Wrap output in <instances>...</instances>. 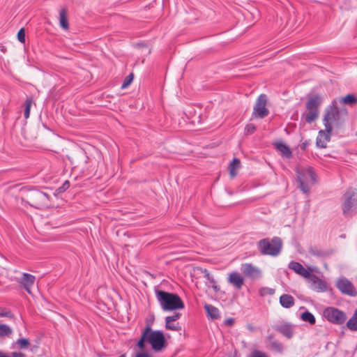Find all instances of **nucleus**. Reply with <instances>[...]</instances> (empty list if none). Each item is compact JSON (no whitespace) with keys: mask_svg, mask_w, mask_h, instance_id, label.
<instances>
[{"mask_svg":"<svg viewBox=\"0 0 357 357\" xmlns=\"http://www.w3.org/2000/svg\"><path fill=\"white\" fill-rule=\"evenodd\" d=\"M151 344L155 351H161L166 347V340L164 333L160 331H154L150 328V324L146 326L142 332V337L138 341L137 347H144L145 343Z\"/></svg>","mask_w":357,"mask_h":357,"instance_id":"f257e3e1","label":"nucleus"},{"mask_svg":"<svg viewBox=\"0 0 357 357\" xmlns=\"http://www.w3.org/2000/svg\"><path fill=\"white\" fill-rule=\"evenodd\" d=\"M296 171V180L300 189L304 193L308 192L316 182V175L313 169L307 165H299Z\"/></svg>","mask_w":357,"mask_h":357,"instance_id":"f03ea898","label":"nucleus"},{"mask_svg":"<svg viewBox=\"0 0 357 357\" xmlns=\"http://www.w3.org/2000/svg\"><path fill=\"white\" fill-rule=\"evenodd\" d=\"M156 295L160 305L164 310L173 311L184 307L183 301L176 294L164 291H158Z\"/></svg>","mask_w":357,"mask_h":357,"instance_id":"7ed1b4c3","label":"nucleus"},{"mask_svg":"<svg viewBox=\"0 0 357 357\" xmlns=\"http://www.w3.org/2000/svg\"><path fill=\"white\" fill-rule=\"evenodd\" d=\"M323 101V96L320 94H312L306 102V110L303 114V119L307 123H312L318 119L319 107Z\"/></svg>","mask_w":357,"mask_h":357,"instance_id":"20e7f679","label":"nucleus"},{"mask_svg":"<svg viewBox=\"0 0 357 357\" xmlns=\"http://www.w3.org/2000/svg\"><path fill=\"white\" fill-rule=\"evenodd\" d=\"M347 116L345 111L340 110L336 107H331L326 110L324 118V126L331 129L339 127L346 121Z\"/></svg>","mask_w":357,"mask_h":357,"instance_id":"39448f33","label":"nucleus"},{"mask_svg":"<svg viewBox=\"0 0 357 357\" xmlns=\"http://www.w3.org/2000/svg\"><path fill=\"white\" fill-rule=\"evenodd\" d=\"M259 251L263 255H277L282 248V242L279 238H273L270 241L268 239L261 240L258 243Z\"/></svg>","mask_w":357,"mask_h":357,"instance_id":"423d86ee","label":"nucleus"},{"mask_svg":"<svg viewBox=\"0 0 357 357\" xmlns=\"http://www.w3.org/2000/svg\"><path fill=\"white\" fill-rule=\"evenodd\" d=\"M27 199L29 204L37 208H45L49 204L48 196L38 190L31 191L29 194Z\"/></svg>","mask_w":357,"mask_h":357,"instance_id":"0eeeda50","label":"nucleus"},{"mask_svg":"<svg viewBox=\"0 0 357 357\" xmlns=\"http://www.w3.org/2000/svg\"><path fill=\"white\" fill-rule=\"evenodd\" d=\"M324 316L328 321L334 324H342L346 319L344 313L334 307H327L324 311Z\"/></svg>","mask_w":357,"mask_h":357,"instance_id":"6e6552de","label":"nucleus"},{"mask_svg":"<svg viewBox=\"0 0 357 357\" xmlns=\"http://www.w3.org/2000/svg\"><path fill=\"white\" fill-rule=\"evenodd\" d=\"M333 129L324 126V128L321 129L317 135L316 144L319 148L324 149L327 146V144L331 140Z\"/></svg>","mask_w":357,"mask_h":357,"instance_id":"1a4fd4ad","label":"nucleus"},{"mask_svg":"<svg viewBox=\"0 0 357 357\" xmlns=\"http://www.w3.org/2000/svg\"><path fill=\"white\" fill-rule=\"evenodd\" d=\"M266 97L265 95H261L255 104V106L254 107V112L253 115L255 117H260L263 118L268 115V111L266 109Z\"/></svg>","mask_w":357,"mask_h":357,"instance_id":"9d476101","label":"nucleus"},{"mask_svg":"<svg viewBox=\"0 0 357 357\" xmlns=\"http://www.w3.org/2000/svg\"><path fill=\"white\" fill-rule=\"evenodd\" d=\"M289 268L294 270L296 273L308 280L312 275V273L317 271V268H305L301 264L297 262L290 263Z\"/></svg>","mask_w":357,"mask_h":357,"instance_id":"9b49d317","label":"nucleus"},{"mask_svg":"<svg viewBox=\"0 0 357 357\" xmlns=\"http://www.w3.org/2000/svg\"><path fill=\"white\" fill-rule=\"evenodd\" d=\"M337 288L344 294L355 296L356 292L352 284L347 279H340L337 282Z\"/></svg>","mask_w":357,"mask_h":357,"instance_id":"f8f14e48","label":"nucleus"},{"mask_svg":"<svg viewBox=\"0 0 357 357\" xmlns=\"http://www.w3.org/2000/svg\"><path fill=\"white\" fill-rule=\"evenodd\" d=\"M309 282L311 283V287L318 292L324 291L327 289V284L326 282L321 280L318 277L314 275H312L310 279Z\"/></svg>","mask_w":357,"mask_h":357,"instance_id":"ddd939ff","label":"nucleus"},{"mask_svg":"<svg viewBox=\"0 0 357 357\" xmlns=\"http://www.w3.org/2000/svg\"><path fill=\"white\" fill-rule=\"evenodd\" d=\"M20 282L29 294H31V288L35 282V277L28 273H23Z\"/></svg>","mask_w":357,"mask_h":357,"instance_id":"4468645a","label":"nucleus"},{"mask_svg":"<svg viewBox=\"0 0 357 357\" xmlns=\"http://www.w3.org/2000/svg\"><path fill=\"white\" fill-rule=\"evenodd\" d=\"M228 281L234 285L236 289H241L244 284V278L242 275L236 272L231 273L228 276Z\"/></svg>","mask_w":357,"mask_h":357,"instance_id":"2eb2a0df","label":"nucleus"},{"mask_svg":"<svg viewBox=\"0 0 357 357\" xmlns=\"http://www.w3.org/2000/svg\"><path fill=\"white\" fill-rule=\"evenodd\" d=\"M274 146L281 155L286 158H290L292 156V152L290 148L282 142L274 143Z\"/></svg>","mask_w":357,"mask_h":357,"instance_id":"dca6fc26","label":"nucleus"},{"mask_svg":"<svg viewBox=\"0 0 357 357\" xmlns=\"http://www.w3.org/2000/svg\"><path fill=\"white\" fill-rule=\"evenodd\" d=\"M242 271L245 275L252 278L258 277L260 275L259 270L251 264L243 265Z\"/></svg>","mask_w":357,"mask_h":357,"instance_id":"f3484780","label":"nucleus"},{"mask_svg":"<svg viewBox=\"0 0 357 357\" xmlns=\"http://www.w3.org/2000/svg\"><path fill=\"white\" fill-rule=\"evenodd\" d=\"M241 167V161L237 158H234L229 167L230 176L231 178L236 176Z\"/></svg>","mask_w":357,"mask_h":357,"instance_id":"a211bd4d","label":"nucleus"},{"mask_svg":"<svg viewBox=\"0 0 357 357\" xmlns=\"http://www.w3.org/2000/svg\"><path fill=\"white\" fill-rule=\"evenodd\" d=\"M204 308L206 311L208 317L211 319H217L220 317V313L218 308L211 305H205Z\"/></svg>","mask_w":357,"mask_h":357,"instance_id":"6ab92c4d","label":"nucleus"},{"mask_svg":"<svg viewBox=\"0 0 357 357\" xmlns=\"http://www.w3.org/2000/svg\"><path fill=\"white\" fill-rule=\"evenodd\" d=\"M280 304L284 307H290L294 303V298L288 294H284L280 296Z\"/></svg>","mask_w":357,"mask_h":357,"instance_id":"aec40b11","label":"nucleus"},{"mask_svg":"<svg viewBox=\"0 0 357 357\" xmlns=\"http://www.w3.org/2000/svg\"><path fill=\"white\" fill-rule=\"evenodd\" d=\"M357 202V199L356 198L350 197L347 199L344 204H343V211L344 213H347L349 211L351 207H353Z\"/></svg>","mask_w":357,"mask_h":357,"instance_id":"412c9836","label":"nucleus"},{"mask_svg":"<svg viewBox=\"0 0 357 357\" xmlns=\"http://www.w3.org/2000/svg\"><path fill=\"white\" fill-rule=\"evenodd\" d=\"M135 357H153V355L145 349V346L137 347Z\"/></svg>","mask_w":357,"mask_h":357,"instance_id":"4be33fe9","label":"nucleus"},{"mask_svg":"<svg viewBox=\"0 0 357 357\" xmlns=\"http://www.w3.org/2000/svg\"><path fill=\"white\" fill-rule=\"evenodd\" d=\"M347 326L351 330H357V310L355 312L353 317L347 322Z\"/></svg>","mask_w":357,"mask_h":357,"instance_id":"5701e85b","label":"nucleus"},{"mask_svg":"<svg viewBox=\"0 0 357 357\" xmlns=\"http://www.w3.org/2000/svg\"><path fill=\"white\" fill-rule=\"evenodd\" d=\"M12 333V329L5 324H0V338L10 335Z\"/></svg>","mask_w":357,"mask_h":357,"instance_id":"b1692460","label":"nucleus"},{"mask_svg":"<svg viewBox=\"0 0 357 357\" xmlns=\"http://www.w3.org/2000/svg\"><path fill=\"white\" fill-rule=\"evenodd\" d=\"M301 319L304 321H307L311 324L315 323V318L312 314L309 312H305L301 314Z\"/></svg>","mask_w":357,"mask_h":357,"instance_id":"393cba45","label":"nucleus"},{"mask_svg":"<svg viewBox=\"0 0 357 357\" xmlns=\"http://www.w3.org/2000/svg\"><path fill=\"white\" fill-rule=\"evenodd\" d=\"M16 344L20 349H26L29 346L30 343L28 339L21 338L17 340Z\"/></svg>","mask_w":357,"mask_h":357,"instance_id":"a878e982","label":"nucleus"},{"mask_svg":"<svg viewBox=\"0 0 357 357\" xmlns=\"http://www.w3.org/2000/svg\"><path fill=\"white\" fill-rule=\"evenodd\" d=\"M165 328L167 330L177 331L181 330V326L178 324H175L173 322L165 321Z\"/></svg>","mask_w":357,"mask_h":357,"instance_id":"bb28decb","label":"nucleus"},{"mask_svg":"<svg viewBox=\"0 0 357 357\" xmlns=\"http://www.w3.org/2000/svg\"><path fill=\"white\" fill-rule=\"evenodd\" d=\"M342 101L345 104H353L357 102V99L354 96L349 94L342 98Z\"/></svg>","mask_w":357,"mask_h":357,"instance_id":"cd10ccee","label":"nucleus"},{"mask_svg":"<svg viewBox=\"0 0 357 357\" xmlns=\"http://www.w3.org/2000/svg\"><path fill=\"white\" fill-rule=\"evenodd\" d=\"M134 78V75L130 73L124 79L123 83L121 86L122 89H126L132 82Z\"/></svg>","mask_w":357,"mask_h":357,"instance_id":"c85d7f7f","label":"nucleus"},{"mask_svg":"<svg viewBox=\"0 0 357 357\" xmlns=\"http://www.w3.org/2000/svg\"><path fill=\"white\" fill-rule=\"evenodd\" d=\"M31 100L27 99L25 102V111H24V117L28 119L29 117L31 107Z\"/></svg>","mask_w":357,"mask_h":357,"instance_id":"c756f323","label":"nucleus"},{"mask_svg":"<svg viewBox=\"0 0 357 357\" xmlns=\"http://www.w3.org/2000/svg\"><path fill=\"white\" fill-rule=\"evenodd\" d=\"M275 292L274 289L268 288V287H263L259 290V294L261 296H265L267 295H272Z\"/></svg>","mask_w":357,"mask_h":357,"instance_id":"7c9ffc66","label":"nucleus"},{"mask_svg":"<svg viewBox=\"0 0 357 357\" xmlns=\"http://www.w3.org/2000/svg\"><path fill=\"white\" fill-rule=\"evenodd\" d=\"M0 357H25V354L21 352H13L9 356L0 351Z\"/></svg>","mask_w":357,"mask_h":357,"instance_id":"2f4dec72","label":"nucleus"},{"mask_svg":"<svg viewBox=\"0 0 357 357\" xmlns=\"http://www.w3.org/2000/svg\"><path fill=\"white\" fill-rule=\"evenodd\" d=\"M59 22H68L65 9H61L59 12Z\"/></svg>","mask_w":357,"mask_h":357,"instance_id":"473e14b6","label":"nucleus"},{"mask_svg":"<svg viewBox=\"0 0 357 357\" xmlns=\"http://www.w3.org/2000/svg\"><path fill=\"white\" fill-rule=\"evenodd\" d=\"M17 38L21 43H25V31L23 28L19 31L17 33Z\"/></svg>","mask_w":357,"mask_h":357,"instance_id":"72a5a7b5","label":"nucleus"},{"mask_svg":"<svg viewBox=\"0 0 357 357\" xmlns=\"http://www.w3.org/2000/svg\"><path fill=\"white\" fill-rule=\"evenodd\" d=\"M181 314L176 313L172 316H168L165 318V321L174 322L180 318Z\"/></svg>","mask_w":357,"mask_h":357,"instance_id":"f704fd0d","label":"nucleus"},{"mask_svg":"<svg viewBox=\"0 0 357 357\" xmlns=\"http://www.w3.org/2000/svg\"><path fill=\"white\" fill-rule=\"evenodd\" d=\"M255 130V126L252 124H248L245 128V132L248 135L254 132Z\"/></svg>","mask_w":357,"mask_h":357,"instance_id":"c9c22d12","label":"nucleus"},{"mask_svg":"<svg viewBox=\"0 0 357 357\" xmlns=\"http://www.w3.org/2000/svg\"><path fill=\"white\" fill-rule=\"evenodd\" d=\"M155 317L153 314H151L149 319H146V326L150 324V328H151V326L153 323L154 322Z\"/></svg>","mask_w":357,"mask_h":357,"instance_id":"e433bc0d","label":"nucleus"},{"mask_svg":"<svg viewBox=\"0 0 357 357\" xmlns=\"http://www.w3.org/2000/svg\"><path fill=\"white\" fill-rule=\"evenodd\" d=\"M251 357H266V356L261 352L255 351L252 354Z\"/></svg>","mask_w":357,"mask_h":357,"instance_id":"4c0bfd02","label":"nucleus"},{"mask_svg":"<svg viewBox=\"0 0 357 357\" xmlns=\"http://www.w3.org/2000/svg\"><path fill=\"white\" fill-rule=\"evenodd\" d=\"M211 282L213 283L212 287L214 289L215 291H219L220 288L215 284V282L213 280H211Z\"/></svg>","mask_w":357,"mask_h":357,"instance_id":"58836bf2","label":"nucleus"},{"mask_svg":"<svg viewBox=\"0 0 357 357\" xmlns=\"http://www.w3.org/2000/svg\"><path fill=\"white\" fill-rule=\"evenodd\" d=\"M60 25L63 30H67L69 28V24H60Z\"/></svg>","mask_w":357,"mask_h":357,"instance_id":"ea45409f","label":"nucleus"},{"mask_svg":"<svg viewBox=\"0 0 357 357\" xmlns=\"http://www.w3.org/2000/svg\"><path fill=\"white\" fill-rule=\"evenodd\" d=\"M0 317H8V314L7 312H3L0 314Z\"/></svg>","mask_w":357,"mask_h":357,"instance_id":"a19ab883","label":"nucleus"},{"mask_svg":"<svg viewBox=\"0 0 357 357\" xmlns=\"http://www.w3.org/2000/svg\"><path fill=\"white\" fill-rule=\"evenodd\" d=\"M287 337H291V333L289 332L287 334Z\"/></svg>","mask_w":357,"mask_h":357,"instance_id":"79ce46f5","label":"nucleus"},{"mask_svg":"<svg viewBox=\"0 0 357 357\" xmlns=\"http://www.w3.org/2000/svg\"><path fill=\"white\" fill-rule=\"evenodd\" d=\"M150 53H151V49L148 48V54H150Z\"/></svg>","mask_w":357,"mask_h":357,"instance_id":"37998d69","label":"nucleus"},{"mask_svg":"<svg viewBox=\"0 0 357 357\" xmlns=\"http://www.w3.org/2000/svg\"><path fill=\"white\" fill-rule=\"evenodd\" d=\"M120 357H126V354H122Z\"/></svg>","mask_w":357,"mask_h":357,"instance_id":"c03bdc74","label":"nucleus"}]
</instances>
